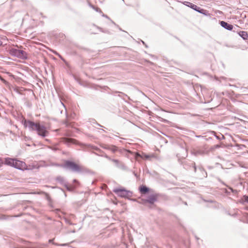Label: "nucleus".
I'll return each mask as SVG.
<instances>
[{"label": "nucleus", "mask_w": 248, "mask_h": 248, "mask_svg": "<svg viewBox=\"0 0 248 248\" xmlns=\"http://www.w3.org/2000/svg\"><path fill=\"white\" fill-rule=\"evenodd\" d=\"M24 125L28 127L30 130L36 131L38 135L45 137L48 134V131L47 128L39 123H35L31 121H25Z\"/></svg>", "instance_id": "obj_1"}, {"label": "nucleus", "mask_w": 248, "mask_h": 248, "mask_svg": "<svg viewBox=\"0 0 248 248\" xmlns=\"http://www.w3.org/2000/svg\"><path fill=\"white\" fill-rule=\"evenodd\" d=\"M56 165L77 172H82L85 170V168L83 166L69 160L65 161L62 164H57Z\"/></svg>", "instance_id": "obj_2"}, {"label": "nucleus", "mask_w": 248, "mask_h": 248, "mask_svg": "<svg viewBox=\"0 0 248 248\" xmlns=\"http://www.w3.org/2000/svg\"><path fill=\"white\" fill-rule=\"evenodd\" d=\"M4 162L5 164L18 169L25 170L27 168V166L25 162L16 159L7 158L5 159Z\"/></svg>", "instance_id": "obj_3"}, {"label": "nucleus", "mask_w": 248, "mask_h": 248, "mask_svg": "<svg viewBox=\"0 0 248 248\" xmlns=\"http://www.w3.org/2000/svg\"><path fill=\"white\" fill-rule=\"evenodd\" d=\"M9 53L11 55L18 58L22 59L27 58V54L25 51L13 47L10 48Z\"/></svg>", "instance_id": "obj_4"}, {"label": "nucleus", "mask_w": 248, "mask_h": 248, "mask_svg": "<svg viewBox=\"0 0 248 248\" xmlns=\"http://www.w3.org/2000/svg\"><path fill=\"white\" fill-rule=\"evenodd\" d=\"M113 191L118 196L123 198H127L131 195V193L129 191L124 188H115Z\"/></svg>", "instance_id": "obj_5"}, {"label": "nucleus", "mask_w": 248, "mask_h": 248, "mask_svg": "<svg viewBox=\"0 0 248 248\" xmlns=\"http://www.w3.org/2000/svg\"><path fill=\"white\" fill-rule=\"evenodd\" d=\"M157 198V196L156 194H153L149 196L146 201L150 203L153 204L156 201Z\"/></svg>", "instance_id": "obj_6"}, {"label": "nucleus", "mask_w": 248, "mask_h": 248, "mask_svg": "<svg viewBox=\"0 0 248 248\" xmlns=\"http://www.w3.org/2000/svg\"><path fill=\"white\" fill-rule=\"evenodd\" d=\"M220 25L222 27L229 31H231L233 29V26L232 25L229 24L223 21L220 22Z\"/></svg>", "instance_id": "obj_7"}, {"label": "nucleus", "mask_w": 248, "mask_h": 248, "mask_svg": "<svg viewBox=\"0 0 248 248\" xmlns=\"http://www.w3.org/2000/svg\"><path fill=\"white\" fill-rule=\"evenodd\" d=\"M139 190L141 194H145L149 192V189L145 186H141L139 187Z\"/></svg>", "instance_id": "obj_8"}, {"label": "nucleus", "mask_w": 248, "mask_h": 248, "mask_svg": "<svg viewBox=\"0 0 248 248\" xmlns=\"http://www.w3.org/2000/svg\"><path fill=\"white\" fill-rule=\"evenodd\" d=\"M136 156H140L142 159H150L151 158H152L154 156L153 155H146L144 153H142V155H140L138 153H137Z\"/></svg>", "instance_id": "obj_9"}, {"label": "nucleus", "mask_w": 248, "mask_h": 248, "mask_svg": "<svg viewBox=\"0 0 248 248\" xmlns=\"http://www.w3.org/2000/svg\"><path fill=\"white\" fill-rule=\"evenodd\" d=\"M239 35L244 40H247L248 38V34L245 31H241L238 33Z\"/></svg>", "instance_id": "obj_10"}, {"label": "nucleus", "mask_w": 248, "mask_h": 248, "mask_svg": "<svg viewBox=\"0 0 248 248\" xmlns=\"http://www.w3.org/2000/svg\"><path fill=\"white\" fill-rule=\"evenodd\" d=\"M64 142L66 143H72L73 144H76V140L73 139H68V138H65L63 139Z\"/></svg>", "instance_id": "obj_11"}, {"label": "nucleus", "mask_w": 248, "mask_h": 248, "mask_svg": "<svg viewBox=\"0 0 248 248\" xmlns=\"http://www.w3.org/2000/svg\"><path fill=\"white\" fill-rule=\"evenodd\" d=\"M240 202L242 203H244V202L248 203V196L244 195L242 198L241 199Z\"/></svg>", "instance_id": "obj_12"}, {"label": "nucleus", "mask_w": 248, "mask_h": 248, "mask_svg": "<svg viewBox=\"0 0 248 248\" xmlns=\"http://www.w3.org/2000/svg\"><path fill=\"white\" fill-rule=\"evenodd\" d=\"M76 187V186H70L69 187L68 186H67V189H68L69 190H73L74 188H75Z\"/></svg>", "instance_id": "obj_13"}, {"label": "nucleus", "mask_w": 248, "mask_h": 248, "mask_svg": "<svg viewBox=\"0 0 248 248\" xmlns=\"http://www.w3.org/2000/svg\"><path fill=\"white\" fill-rule=\"evenodd\" d=\"M0 79L2 81V82L4 83V84H7L8 83V82L6 80H5L4 79H3V78H1Z\"/></svg>", "instance_id": "obj_14"}, {"label": "nucleus", "mask_w": 248, "mask_h": 248, "mask_svg": "<svg viewBox=\"0 0 248 248\" xmlns=\"http://www.w3.org/2000/svg\"><path fill=\"white\" fill-rule=\"evenodd\" d=\"M2 163H3L1 159H0V167H1Z\"/></svg>", "instance_id": "obj_15"}, {"label": "nucleus", "mask_w": 248, "mask_h": 248, "mask_svg": "<svg viewBox=\"0 0 248 248\" xmlns=\"http://www.w3.org/2000/svg\"><path fill=\"white\" fill-rule=\"evenodd\" d=\"M74 181V183H77V184H78V182L77 181V180H76V179L74 180V181Z\"/></svg>", "instance_id": "obj_16"}, {"label": "nucleus", "mask_w": 248, "mask_h": 248, "mask_svg": "<svg viewBox=\"0 0 248 248\" xmlns=\"http://www.w3.org/2000/svg\"><path fill=\"white\" fill-rule=\"evenodd\" d=\"M194 171H196V166H194Z\"/></svg>", "instance_id": "obj_17"}, {"label": "nucleus", "mask_w": 248, "mask_h": 248, "mask_svg": "<svg viewBox=\"0 0 248 248\" xmlns=\"http://www.w3.org/2000/svg\"><path fill=\"white\" fill-rule=\"evenodd\" d=\"M2 44V42L0 40V46H1Z\"/></svg>", "instance_id": "obj_18"}, {"label": "nucleus", "mask_w": 248, "mask_h": 248, "mask_svg": "<svg viewBox=\"0 0 248 248\" xmlns=\"http://www.w3.org/2000/svg\"><path fill=\"white\" fill-rule=\"evenodd\" d=\"M113 161L115 162H118V161L116 160H113Z\"/></svg>", "instance_id": "obj_19"}]
</instances>
